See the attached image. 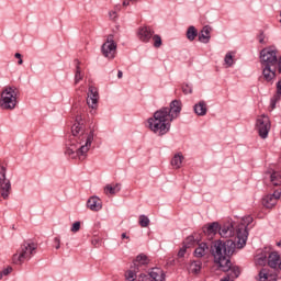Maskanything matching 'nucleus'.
I'll return each mask as SVG.
<instances>
[{
    "instance_id": "5",
    "label": "nucleus",
    "mask_w": 281,
    "mask_h": 281,
    "mask_svg": "<svg viewBox=\"0 0 281 281\" xmlns=\"http://www.w3.org/2000/svg\"><path fill=\"white\" fill-rule=\"evenodd\" d=\"M19 98V88L14 86H7L1 92L0 106L4 111H12L16 109Z\"/></svg>"
},
{
    "instance_id": "43",
    "label": "nucleus",
    "mask_w": 281,
    "mask_h": 281,
    "mask_svg": "<svg viewBox=\"0 0 281 281\" xmlns=\"http://www.w3.org/2000/svg\"><path fill=\"white\" fill-rule=\"evenodd\" d=\"M124 76V72H122V70L117 71V78H122Z\"/></svg>"
},
{
    "instance_id": "22",
    "label": "nucleus",
    "mask_w": 281,
    "mask_h": 281,
    "mask_svg": "<svg viewBox=\"0 0 281 281\" xmlns=\"http://www.w3.org/2000/svg\"><path fill=\"white\" fill-rule=\"evenodd\" d=\"M280 98H281V79L277 82V92L270 100V108L272 111L273 109H276V104L280 102Z\"/></svg>"
},
{
    "instance_id": "14",
    "label": "nucleus",
    "mask_w": 281,
    "mask_h": 281,
    "mask_svg": "<svg viewBox=\"0 0 281 281\" xmlns=\"http://www.w3.org/2000/svg\"><path fill=\"white\" fill-rule=\"evenodd\" d=\"M218 234L222 238H232L234 236V224L229 222L218 224Z\"/></svg>"
},
{
    "instance_id": "29",
    "label": "nucleus",
    "mask_w": 281,
    "mask_h": 281,
    "mask_svg": "<svg viewBox=\"0 0 281 281\" xmlns=\"http://www.w3.org/2000/svg\"><path fill=\"white\" fill-rule=\"evenodd\" d=\"M270 181H271L272 186H274V187L281 186V176H280V172L273 171V172L270 175Z\"/></svg>"
},
{
    "instance_id": "10",
    "label": "nucleus",
    "mask_w": 281,
    "mask_h": 281,
    "mask_svg": "<svg viewBox=\"0 0 281 281\" xmlns=\"http://www.w3.org/2000/svg\"><path fill=\"white\" fill-rule=\"evenodd\" d=\"M101 52L105 58L113 60L115 54H117V44L113 40V35H109L106 41L101 46Z\"/></svg>"
},
{
    "instance_id": "26",
    "label": "nucleus",
    "mask_w": 281,
    "mask_h": 281,
    "mask_svg": "<svg viewBox=\"0 0 281 281\" xmlns=\"http://www.w3.org/2000/svg\"><path fill=\"white\" fill-rule=\"evenodd\" d=\"M181 164H183V155L177 154L171 159V166L178 170V168H181Z\"/></svg>"
},
{
    "instance_id": "44",
    "label": "nucleus",
    "mask_w": 281,
    "mask_h": 281,
    "mask_svg": "<svg viewBox=\"0 0 281 281\" xmlns=\"http://www.w3.org/2000/svg\"><path fill=\"white\" fill-rule=\"evenodd\" d=\"M123 5H124V8H126V5H130V2L126 1V0H124V1H123Z\"/></svg>"
},
{
    "instance_id": "31",
    "label": "nucleus",
    "mask_w": 281,
    "mask_h": 281,
    "mask_svg": "<svg viewBox=\"0 0 281 281\" xmlns=\"http://www.w3.org/2000/svg\"><path fill=\"white\" fill-rule=\"evenodd\" d=\"M138 223L140 227H148L150 225V220L146 215H140Z\"/></svg>"
},
{
    "instance_id": "24",
    "label": "nucleus",
    "mask_w": 281,
    "mask_h": 281,
    "mask_svg": "<svg viewBox=\"0 0 281 281\" xmlns=\"http://www.w3.org/2000/svg\"><path fill=\"white\" fill-rule=\"evenodd\" d=\"M203 267V262L201 260L192 261L189 266L190 273H201V269Z\"/></svg>"
},
{
    "instance_id": "1",
    "label": "nucleus",
    "mask_w": 281,
    "mask_h": 281,
    "mask_svg": "<svg viewBox=\"0 0 281 281\" xmlns=\"http://www.w3.org/2000/svg\"><path fill=\"white\" fill-rule=\"evenodd\" d=\"M235 251L236 241L232 239H217L211 243L210 252L214 258L215 265H218L220 271L224 273L231 271V274H227L221 281H234L240 276V267L232 263V257Z\"/></svg>"
},
{
    "instance_id": "36",
    "label": "nucleus",
    "mask_w": 281,
    "mask_h": 281,
    "mask_svg": "<svg viewBox=\"0 0 281 281\" xmlns=\"http://www.w3.org/2000/svg\"><path fill=\"white\" fill-rule=\"evenodd\" d=\"M10 273H12V267H8L3 271H0V280L3 279V276H10Z\"/></svg>"
},
{
    "instance_id": "13",
    "label": "nucleus",
    "mask_w": 281,
    "mask_h": 281,
    "mask_svg": "<svg viewBox=\"0 0 281 281\" xmlns=\"http://www.w3.org/2000/svg\"><path fill=\"white\" fill-rule=\"evenodd\" d=\"M100 100V94L98 93V88L90 86L88 89L87 104L90 109H98V101Z\"/></svg>"
},
{
    "instance_id": "32",
    "label": "nucleus",
    "mask_w": 281,
    "mask_h": 281,
    "mask_svg": "<svg viewBox=\"0 0 281 281\" xmlns=\"http://www.w3.org/2000/svg\"><path fill=\"white\" fill-rule=\"evenodd\" d=\"M257 263H259L261 267L265 265H269V257H267V255H261L257 258Z\"/></svg>"
},
{
    "instance_id": "33",
    "label": "nucleus",
    "mask_w": 281,
    "mask_h": 281,
    "mask_svg": "<svg viewBox=\"0 0 281 281\" xmlns=\"http://www.w3.org/2000/svg\"><path fill=\"white\" fill-rule=\"evenodd\" d=\"M153 41H154V47H156V48L161 47V45H162L161 36H159V35H154V36H153Z\"/></svg>"
},
{
    "instance_id": "20",
    "label": "nucleus",
    "mask_w": 281,
    "mask_h": 281,
    "mask_svg": "<svg viewBox=\"0 0 281 281\" xmlns=\"http://www.w3.org/2000/svg\"><path fill=\"white\" fill-rule=\"evenodd\" d=\"M210 250V246H207V243H201L199 246L195 248L193 256L195 258H203Z\"/></svg>"
},
{
    "instance_id": "9",
    "label": "nucleus",
    "mask_w": 281,
    "mask_h": 281,
    "mask_svg": "<svg viewBox=\"0 0 281 281\" xmlns=\"http://www.w3.org/2000/svg\"><path fill=\"white\" fill-rule=\"evenodd\" d=\"M256 128L259 137H261V139H267V137H269V132L271 131V121L267 115L262 114L257 119Z\"/></svg>"
},
{
    "instance_id": "8",
    "label": "nucleus",
    "mask_w": 281,
    "mask_h": 281,
    "mask_svg": "<svg viewBox=\"0 0 281 281\" xmlns=\"http://www.w3.org/2000/svg\"><path fill=\"white\" fill-rule=\"evenodd\" d=\"M150 259H148V256L144 254H139L136 257V260L133 261V266H131V269L125 272V278L127 281H135L137 278V273H139V267H146V265H149Z\"/></svg>"
},
{
    "instance_id": "15",
    "label": "nucleus",
    "mask_w": 281,
    "mask_h": 281,
    "mask_svg": "<svg viewBox=\"0 0 281 281\" xmlns=\"http://www.w3.org/2000/svg\"><path fill=\"white\" fill-rule=\"evenodd\" d=\"M268 267L281 271V257L279 251H272L268 256Z\"/></svg>"
},
{
    "instance_id": "19",
    "label": "nucleus",
    "mask_w": 281,
    "mask_h": 281,
    "mask_svg": "<svg viewBox=\"0 0 281 281\" xmlns=\"http://www.w3.org/2000/svg\"><path fill=\"white\" fill-rule=\"evenodd\" d=\"M203 233L206 236H216L218 234V222H213L203 227Z\"/></svg>"
},
{
    "instance_id": "34",
    "label": "nucleus",
    "mask_w": 281,
    "mask_h": 281,
    "mask_svg": "<svg viewBox=\"0 0 281 281\" xmlns=\"http://www.w3.org/2000/svg\"><path fill=\"white\" fill-rule=\"evenodd\" d=\"M269 280V273L266 269L259 271V281H267Z\"/></svg>"
},
{
    "instance_id": "40",
    "label": "nucleus",
    "mask_w": 281,
    "mask_h": 281,
    "mask_svg": "<svg viewBox=\"0 0 281 281\" xmlns=\"http://www.w3.org/2000/svg\"><path fill=\"white\" fill-rule=\"evenodd\" d=\"M55 249H60V237L54 238Z\"/></svg>"
},
{
    "instance_id": "28",
    "label": "nucleus",
    "mask_w": 281,
    "mask_h": 281,
    "mask_svg": "<svg viewBox=\"0 0 281 281\" xmlns=\"http://www.w3.org/2000/svg\"><path fill=\"white\" fill-rule=\"evenodd\" d=\"M121 189L122 184L116 183L115 186L108 184L104 190L106 194H117V192H120Z\"/></svg>"
},
{
    "instance_id": "37",
    "label": "nucleus",
    "mask_w": 281,
    "mask_h": 281,
    "mask_svg": "<svg viewBox=\"0 0 281 281\" xmlns=\"http://www.w3.org/2000/svg\"><path fill=\"white\" fill-rule=\"evenodd\" d=\"M70 232H72L74 234L80 232V222H75L70 228Z\"/></svg>"
},
{
    "instance_id": "23",
    "label": "nucleus",
    "mask_w": 281,
    "mask_h": 281,
    "mask_svg": "<svg viewBox=\"0 0 281 281\" xmlns=\"http://www.w3.org/2000/svg\"><path fill=\"white\" fill-rule=\"evenodd\" d=\"M276 203H278V198H276V194L267 195L262 200V204L265 205V207H268V209L273 207Z\"/></svg>"
},
{
    "instance_id": "4",
    "label": "nucleus",
    "mask_w": 281,
    "mask_h": 281,
    "mask_svg": "<svg viewBox=\"0 0 281 281\" xmlns=\"http://www.w3.org/2000/svg\"><path fill=\"white\" fill-rule=\"evenodd\" d=\"M260 63L262 75L259 77V80L273 85L277 71L281 74V56L278 58V50L272 47L263 48L260 52Z\"/></svg>"
},
{
    "instance_id": "42",
    "label": "nucleus",
    "mask_w": 281,
    "mask_h": 281,
    "mask_svg": "<svg viewBox=\"0 0 281 281\" xmlns=\"http://www.w3.org/2000/svg\"><path fill=\"white\" fill-rule=\"evenodd\" d=\"M121 238H125L126 240H131V237L126 235V233H122Z\"/></svg>"
},
{
    "instance_id": "25",
    "label": "nucleus",
    "mask_w": 281,
    "mask_h": 281,
    "mask_svg": "<svg viewBox=\"0 0 281 281\" xmlns=\"http://www.w3.org/2000/svg\"><path fill=\"white\" fill-rule=\"evenodd\" d=\"M199 36V31L196 30L195 26L191 25L187 30V38L192 43Z\"/></svg>"
},
{
    "instance_id": "17",
    "label": "nucleus",
    "mask_w": 281,
    "mask_h": 281,
    "mask_svg": "<svg viewBox=\"0 0 281 281\" xmlns=\"http://www.w3.org/2000/svg\"><path fill=\"white\" fill-rule=\"evenodd\" d=\"M87 207H89V210L92 212H100V210H102V200H100L98 196H91L87 201Z\"/></svg>"
},
{
    "instance_id": "2",
    "label": "nucleus",
    "mask_w": 281,
    "mask_h": 281,
    "mask_svg": "<svg viewBox=\"0 0 281 281\" xmlns=\"http://www.w3.org/2000/svg\"><path fill=\"white\" fill-rule=\"evenodd\" d=\"M182 103L181 100H173L169 108H161L154 113V116L148 119L147 124L149 131L164 137V135L170 133V126L173 120L181 114Z\"/></svg>"
},
{
    "instance_id": "16",
    "label": "nucleus",
    "mask_w": 281,
    "mask_h": 281,
    "mask_svg": "<svg viewBox=\"0 0 281 281\" xmlns=\"http://www.w3.org/2000/svg\"><path fill=\"white\" fill-rule=\"evenodd\" d=\"M138 38L143 43H148L153 38V34H155V31L150 29V26H140L138 29Z\"/></svg>"
},
{
    "instance_id": "27",
    "label": "nucleus",
    "mask_w": 281,
    "mask_h": 281,
    "mask_svg": "<svg viewBox=\"0 0 281 281\" xmlns=\"http://www.w3.org/2000/svg\"><path fill=\"white\" fill-rule=\"evenodd\" d=\"M234 56L235 53L234 52H228L226 53L225 57H224V65L229 68L234 66Z\"/></svg>"
},
{
    "instance_id": "21",
    "label": "nucleus",
    "mask_w": 281,
    "mask_h": 281,
    "mask_svg": "<svg viewBox=\"0 0 281 281\" xmlns=\"http://www.w3.org/2000/svg\"><path fill=\"white\" fill-rule=\"evenodd\" d=\"M193 111L195 115H207V103H205V101H200L193 106Z\"/></svg>"
},
{
    "instance_id": "46",
    "label": "nucleus",
    "mask_w": 281,
    "mask_h": 281,
    "mask_svg": "<svg viewBox=\"0 0 281 281\" xmlns=\"http://www.w3.org/2000/svg\"><path fill=\"white\" fill-rule=\"evenodd\" d=\"M128 1H135V0H128Z\"/></svg>"
},
{
    "instance_id": "3",
    "label": "nucleus",
    "mask_w": 281,
    "mask_h": 281,
    "mask_svg": "<svg viewBox=\"0 0 281 281\" xmlns=\"http://www.w3.org/2000/svg\"><path fill=\"white\" fill-rule=\"evenodd\" d=\"M71 137L69 148L66 150L67 155H76L82 157L86 153H89L91 144L93 143V131H85V127L80 123H75L71 126Z\"/></svg>"
},
{
    "instance_id": "6",
    "label": "nucleus",
    "mask_w": 281,
    "mask_h": 281,
    "mask_svg": "<svg viewBox=\"0 0 281 281\" xmlns=\"http://www.w3.org/2000/svg\"><path fill=\"white\" fill-rule=\"evenodd\" d=\"M254 223V217L250 215L245 216L241 220V224L237 226L236 228V247L237 249H243L245 245H247V238L249 237V231H247V227Z\"/></svg>"
},
{
    "instance_id": "41",
    "label": "nucleus",
    "mask_w": 281,
    "mask_h": 281,
    "mask_svg": "<svg viewBox=\"0 0 281 281\" xmlns=\"http://www.w3.org/2000/svg\"><path fill=\"white\" fill-rule=\"evenodd\" d=\"M15 58L19 59L18 65H23L22 55H21L20 53H16V54H15Z\"/></svg>"
},
{
    "instance_id": "38",
    "label": "nucleus",
    "mask_w": 281,
    "mask_h": 281,
    "mask_svg": "<svg viewBox=\"0 0 281 281\" xmlns=\"http://www.w3.org/2000/svg\"><path fill=\"white\" fill-rule=\"evenodd\" d=\"M182 93H184V95H188V93H192V87L190 85H183Z\"/></svg>"
},
{
    "instance_id": "7",
    "label": "nucleus",
    "mask_w": 281,
    "mask_h": 281,
    "mask_svg": "<svg viewBox=\"0 0 281 281\" xmlns=\"http://www.w3.org/2000/svg\"><path fill=\"white\" fill-rule=\"evenodd\" d=\"M34 251H36V244H27L24 243L20 250L19 254L13 255L12 261L14 265H23L25 260H30L32 256H34Z\"/></svg>"
},
{
    "instance_id": "35",
    "label": "nucleus",
    "mask_w": 281,
    "mask_h": 281,
    "mask_svg": "<svg viewBox=\"0 0 281 281\" xmlns=\"http://www.w3.org/2000/svg\"><path fill=\"white\" fill-rule=\"evenodd\" d=\"M188 251V246L183 245L178 251V258H184Z\"/></svg>"
},
{
    "instance_id": "30",
    "label": "nucleus",
    "mask_w": 281,
    "mask_h": 281,
    "mask_svg": "<svg viewBox=\"0 0 281 281\" xmlns=\"http://www.w3.org/2000/svg\"><path fill=\"white\" fill-rule=\"evenodd\" d=\"M77 66H76V72H75V85H78L80 80H82V72L80 71V61L76 60Z\"/></svg>"
},
{
    "instance_id": "11",
    "label": "nucleus",
    "mask_w": 281,
    "mask_h": 281,
    "mask_svg": "<svg viewBox=\"0 0 281 281\" xmlns=\"http://www.w3.org/2000/svg\"><path fill=\"white\" fill-rule=\"evenodd\" d=\"M138 281H166V271L161 268H151L147 274L140 273Z\"/></svg>"
},
{
    "instance_id": "12",
    "label": "nucleus",
    "mask_w": 281,
    "mask_h": 281,
    "mask_svg": "<svg viewBox=\"0 0 281 281\" xmlns=\"http://www.w3.org/2000/svg\"><path fill=\"white\" fill-rule=\"evenodd\" d=\"M12 191V184L10 180L5 178V167L0 168V198L8 199L10 196V192Z\"/></svg>"
},
{
    "instance_id": "18",
    "label": "nucleus",
    "mask_w": 281,
    "mask_h": 281,
    "mask_svg": "<svg viewBox=\"0 0 281 281\" xmlns=\"http://www.w3.org/2000/svg\"><path fill=\"white\" fill-rule=\"evenodd\" d=\"M211 32H212V27H210V25L203 26V29L199 34L200 43H205V44L210 43V38H212Z\"/></svg>"
},
{
    "instance_id": "39",
    "label": "nucleus",
    "mask_w": 281,
    "mask_h": 281,
    "mask_svg": "<svg viewBox=\"0 0 281 281\" xmlns=\"http://www.w3.org/2000/svg\"><path fill=\"white\" fill-rule=\"evenodd\" d=\"M257 38L261 45L265 44V32L260 31Z\"/></svg>"
},
{
    "instance_id": "45",
    "label": "nucleus",
    "mask_w": 281,
    "mask_h": 281,
    "mask_svg": "<svg viewBox=\"0 0 281 281\" xmlns=\"http://www.w3.org/2000/svg\"><path fill=\"white\" fill-rule=\"evenodd\" d=\"M277 245H278V247H281V241H279Z\"/></svg>"
}]
</instances>
